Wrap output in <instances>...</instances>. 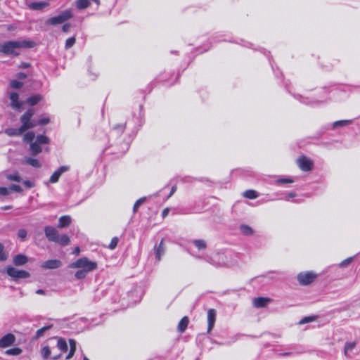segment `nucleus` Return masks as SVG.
I'll return each instance as SVG.
<instances>
[{
	"mask_svg": "<svg viewBox=\"0 0 360 360\" xmlns=\"http://www.w3.org/2000/svg\"><path fill=\"white\" fill-rule=\"evenodd\" d=\"M35 43L30 40L8 41L0 43V53L6 55L16 56H18L19 50L22 48H32Z\"/></svg>",
	"mask_w": 360,
	"mask_h": 360,
	"instance_id": "nucleus-1",
	"label": "nucleus"
},
{
	"mask_svg": "<svg viewBox=\"0 0 360 360\" xmlns=\"http://www.w3.org/2000/svg\"><path fill=\"white\" fill-rule=\"evenodd\" d=\"M44 230L49 241L54 242L61 246H66L70 244V239L69 236L66 234L60 235L58 231L55 227L46 226Z\"/></svg>",
	"mask_w": 360,
	"mask_h": 360,
	"instance_id": "nucleus-2",
	"label": "nucleus"
},
{
	"mask_svg": "<svg viewBox=\"0 0 360 360\" xmlns=\"http://www.w3.org/2000/svg\"><path fill=\"white\" fill-rule=\"evenodd\" d=\"M72 17V11L70 9H67L60 13L58 15L47 19L45 24L47 25L56 26L65 22Z\"/></svg>",
	"mask_w": 360,
	"mask_h": 360,
	"instance_id": "nucleus-3",
	"label": "nucleus"
},
{
	"mask_svg": "<svg viewBox=\"0 0 360 360\" xmlns=\"http://www.w3.org/2000/svg\"><path fill=\"white\" fill-rule=\"evenodd\" d=\"M34 114V110L29 109L20 117V122L22 123L20 127L24 132L28 129L35 127L37 125V122L32 119Z\"/></svg>",
	"mask_w": 360,
	"mask_h": 360,
	"instance_id": "nucleus-4",
	"label": "nucleus"
},
{
	"mask_svg": "<svg viewBox=\"0 0 360 360\" xmlns=\"http://www.w3.org/2000/svg\"><path fill=\"white\" fill-rule=\"evenodd\" d=\"M72 268H80L87 272L91 271L97 268V263L89 260L87 257H82L70 265Z\"/></svg>",
	"mask_w": 360,
	"mask_h": 360,
	"instance_id": "nucleus-5",
	"label": "nucleus"
},
{
	"mask_svg": "<svg viewBox=\"0 0 360 360\" xmlns=\"http://www.w3.org/2000/svg\"><path fill=\"white\" fill-rule=\"evenodd\" d=\"M6 273L14 281H18L20 278H27L30 276V274L28 271L25 270H20L11 266L7 267Z\"/></svg>",
	"mask_w": 360,
	"mask_h": 360,
	"instance_id": "nucleus-6",
	"label": "nucleus"
},
{
	"mask_svg": "<svg viewBox=\"0 0 360 360\" xmlns=\"http://www.w3.org/2000/svg\"><path fill=\"white\" fill-rule=\"evenodd\" d=\"M226 256L224 253H217L212 257L207 259V262L217 267H221L228 265L226 260Z\"/></svg>",
	"mask_w": 360,
	"mask_h": 360,
	"instance_id": "nucleus-7",
	"label": "nucleus"
},
{
	"mask_svg": "<svg viewBox=\"0 0 360 360\" xmlns=\"http://www.w3.org/2000/svg\"><path fill=\"white\" fill-rule=\"evenodd\" d=\"M316 277V275L312 272H302L297 275V281L300 284L307 285L311 283Z\"/></svg>",
	"mask_w": 360,
	"mask_h": 360,
	"instance_id": "nucleus-8",
	"label": "nucleus"
},
{
	"mask_svg": "<svg viewBox=\"0 0 360 360\" xmlns=\"http://www.w3.org/2000/svg\"><path fill=\"white\" fill-rule=\"evenodd\" d=\"M297 162L300 169L304 172H309L313 169V161L305 156L300 157L297 159Z\"/></svg>",
	"mask_w": 360,
	"mask_h": 360,
	"instance_id": "nucleus-9",
	"label": "nucleus"
},
{
	"mask_svg": "<svg viewBox=\"0 0 360 360\" xmlns=\"http://www.w3.org/2000/svg\"><path fill=\"white\" fill-rule=\"evenodd\" d=\"M69 166H61L56 171H55L49 179V183L55 184L58 181L60 176L65 172L69 171Z\"/></svg>",
	"mask_w": 360,
	"mask_h": 360,
	"instance_id": "nucleus-10",
	"label": "nucleus"
},
{
	"mask_svg": "<svg viewBox=\"0 0 360 360\" xmlns=\"http://www.w3.org/2000/svg\"><path fill=\"white\" fill-rule=\"evenodd\" d=\"M15 342V337L12 333H8L0 339V348H6Z\"/></svg>",
	"mask_w": 360,
	"mask_h": 360,
	"instance_id": "nucleus-11",
	"label": "nucleus"
},
{
	"mask_svg": "<svg viewBox=\"0 0 360 360\" xmlns=\"http://www.w3.org/2000/svg\"><path fill=\"white\" fill-rule=\"evenodd\" d=\"M217 312L214 309H210L207 311V333H210V331L214 328L215 321H216Z\"/></svg>",
	"mask_w": 360,
	"mask_h": 360,
	"instance_id": "nucleus-12",
	"label": "nucleus"
},
{
	"mask_svg": "<svg viewBox=\"0 0 360 360\" xmlns=\"http://www.w3.org/2000/svg\"><path fill=\"white\" fill-rule=\"evenodd\" d=\"M153 250L157 262H160L161 260L162 256L165 252V245L164 244V239L161 240L158 245H155L154 246Z\"/></svg>",
	"mask_w": 360,
	"mask_h": 360,
	"instance_id": "nucleus-13",
	"label": "nucleus"
},
{
	"mask_svg": "<svg viewBox=\"0 0 360 360\" xmlns=\"http://www.w3.org/2000/svg\"><path fill=\"white\" fill-rule=\"evenodd\" d=\"M61 265V261L58 259H50L44 262L41 266L45 269H56L60 267Z\"/></svg>",
	"mask_w": 360,
	"mask_h": 360,
	"instance_id": "nucleus-14",
	"label": "nucleus"
},
{
	"mask_svg": "<svg viewBox=\"0 0 360 360\" xmlns=\"http://www.w3.org/2000/svg\"><path fill=\"white\" fill-rule=\"evenodd\" d=\"M11 105L13 108L19 110L22 105V103L19 101V96L16 92L10 94Z\"/></svg>",
	"mask_w": 360,
	"mask_h": 360,
	"instance_id": "nucleus-15",
	"label": "nucleus"
},
{
	"mask_svg": "<svg viewBox=\"0 0 360 360\" xmlns=\"http://www.w3.org/2000/svg\"><path fill=\"white\" fill-rule=\"evenodd\" d=\"M28 262V258L26 255L19 254L13 257V262L15 266H22Z\"/></svg>",
	"mask_w": 360,
	"mask_h": 360,
	"instance_id": "nucleus-16",
	"label": "nucleus"
},
{
	"mask_svg": "<svg viewBox=\"0 0 360 360\" xmlns=\"http://www.w3.org/2000/svg\"><path fill=\"white\" fill-rule=\"evenodd\" d=\"M270 302V299L266 297H257L253 300V304L257 308H262L266 307Z\"/></svg>",
	"mask_w": 360,
	"mask_h": 360,
	"instance_id": "nucleus-17",
	"label": "nucleus"
},
{
	"mask_svg": "<svg viewBox=\"0 0 360 360\" xmlns=\"http://www.w3.org/2000/svg\"><path fill=\"white\" fill-rule=\"evenodd\" d=\"M72 222V219L69 215H64L59 218L58 227V228H65L69 226Z\"/></svg>",
	"mask_w": 360,
	"mask_h": 360,
	"instance_id": "nucleus-18",
	"label": "nucleus"
},
{
	"mask_svg": "<svg viewBox=\"0 0 360 360\" xmlns=\"http://www.w3.org/2000/svg\"><path fill=\"white\" fill-rule=\"evenodd\" d=\"M49 6L46 1L32 2L29 4V8L32 10L39 11Z\"/></svg>",
	"mask_w": 360,
	"mask_h": 360,
	"instance_id": "nucleus-19",
	"label": "nucleus"
},
{
	"mask_svg": "<svg viewBox=\"0 0 360 360\" xmlns=\"http://www.w3.org/2000/svg\"><path fill=\"white\" fill-rule=\"evenodd\" d=\"M4 133L8 136H18L22 135L24 131L21 129V127L18 129L8 128L5 129Z\"/></svg>",
	"mask_w": 360,
	"mask_h": 360,
	"instance_id": "nucleus-20",
	"label": "nucleus"
},
{
	"mask_svg": "<svg viewBox=\"0 0 360 360\" xmlns=\"http://www.w3.org/2000/svg\"><path fill=\"white\" fill-rule=\"evenodd\" d=\"M189 323L188 318L187 316L183 317L178 324V330L180 333H184Z\"/></svg>",
	"mask_w": 360,
	"mask_h": 360,
	"instance_id": "nucleus-21",
	"label": "nucleus"
},
{
	"mask_svg": "<svg viewBox=\"0 0 360 360\" xmlns=\"http://www.w3.org/2000/svg\"><path fill=\"white\" fill-rule=\"evenodd\" d=\"M355 347H356V342H346L345 343V348H344V353H345V355L347 358H350L351 357L349 354L354 349Z\"/></svg>",
	"mask_w": 360,
	"mask_h": 360,
	"instance_id": "nucleus-22",
	"label": "nucleus"
},
{
	"mask_svg": "<svg viewBox=\"0 0 360 360\" xmlns=\"http://www.w3.org/2000/svg\"><path fill=\"white\" fill-rule=\"evenodd\" d=\"M91 3L89 0H77L75 1V6L79 10L87 8Z\"/></svg>",
	"mask_w": 360,
	"mask_h": 360,
	"instance_id": "nucleus-23",
	"label": "nucleus"
},
{
	"mask_svg": "<svg viewBox=\"0 0 360 360\" xmlns=\"http://www.w3.org/2000/svg\"><path fill=\"white\" fill-rule=\"evenodd\" d=\"M30 150L33 155H37L41 152L40 144L37 141L30 143Z\"/></svg>",
	"mask_w": 360,
	"mask_h": 360,
	"instance_id": "nucleus-24",
	"label": "nucleus"
},
{
	"mask_svg": "<svg viewBox=\"0 0 360 360\" xmlns=\"http://www.w3.org/2000/svg\"><path fill=\"white\" fill-rule=\"evenodd\" d=\"M69 343H70V352H69L68 354L66 356V359H71L74 356V354L75 353V351H76V342H75V340H73V339H70L69 340Z\"/></svg>",
	"mask_w": 360,
	"mask_h": 360,
	"instance_id": "nucleus-25",
	"label": "nucleus"
},
{
	"mask_svg": "<svg viewBox=\"0 0 360 360\" xmlns=\"http://www.w3.org/2000/svg\"><path fill=\"white\" fill-rule=\"evenodd\" d=\"M240 231L245 236H252L254 234L253 229L250 226L246 224L240 225Z\"/></svg>",
	"mask_w": 360,
	"mask_h": 360,
	"instance_id": "nucleus-26",
	"label": "nucleus"
},
{
	"mask_svg": "<svg viewBox=\"0 0 360 360\" xmlns=\"http://www.w3.org/2000/svg\"><path fill=\"white\" fill-rule=\"evenodd\" d=\"M52 327H53V325H48V326H44L41 328L37 330L36 333H35L34 338L35 339H39V338L43 337L44 335V333L47 330L51 329Z\"/></svg>",
	"mask_w": 360,
	"mask_h": 360,
	"instance_id": "nucleus-27",
	"label": "nucleus"
},
{
	"mask_svg": "<svg viewBox=\"0 0 360 360\" xmlns=\"http://www.w3.org/2000/svg\"><path fill=\"white\" fill-rule=\"evenodd\" d=\"M41 100V96L39 94L32 96L27 99V103L33 106L37 104Z\"/></svg>",
	"mask_w": 360,
	"mask_h": 360,
	"instance_id": "nucleus-28",
	"label": "nucleus"
},
{
	"mask_svg": "<svg viewBox=\"0 0 360 360\" xmlns=\"http://www.w3.org/2000/svg\"><path fill=\"white\" fill-rule=\"evenodd\" d=\"M24 162L26 164L31 165L35 168H39L41 166V164L40 163V162L38 160L32 158H26Z\"/></svg>",
	"mask_w": 360,
	"mask_h": 360,
	"instance_id": "nucleus-29",
	"label": "nucleus"
},
{
	"mask_svg": "<svg viewBox=\"0 0 360 360\" xmlns=\"http://www.w3.org/2000/svg\"><path fill=\"white\" fill-rule=\"evenodd\" d=\"M6 178L12 181L20 182L22 178L18 172H15L13 174H8L6 175Z\"/></svg>",
	"mask_w": 360,
	"mask_h": 360,
	"instance_id": "nucleus-30",
	"label": "nucleus"
},
{
	"mask_svg": "<svg viewBox=\"0 0 360 360\" xmlns=\"http://www.w3.org/2000/svg\"><path fill=\"white\" fill-rule=\"evenodd\" d=\"M193 243L198 250H205L207 248L206 242L202 239L194 240Z\"/></svg>",
	"mask_w": 360,
	"mask_h": 360,
	"instance_id": "nucleus-31",
	"label": "nucleus"
},
{
	"mask_svg": "<svg viewBox=\"0 0 360 360\" xmlns=\"http://www.w3.org/2000/svg\"><path fill=\"white\" fill-rule=\"evenodd\" d=\"M352 122V120H345L336 121L333 124V128L335 129L337 127H342L346 126L347 124H349Z\"/></svg>",
	"mask_w": 360,
	"mask_h": 360,
	"instance_id": "nucleus-32",
	"label": "nucleus"
},
{
	"mask_svg": "<svg viewBox=\"0 0 360 360\" xmlns=\"http://www.w3.org/2000/svg\"><path fill=\"white\" fill-rule=\"evenodd\" d=\"M57 347L59 349L63 352H66L68 350V345L65 339L60 338L58 340Z\"/></svg>",
	"mask_w": 360,
	"mask_h": 360,
	"instance_id": "nucleus-33",
	"label": "nucleus"
},
{
	"mask_svg": "<svg viewBox=\"0 0 360 360\" xmlns=\"http://www.w3.org/2000/svg\"><path fill=\"white\" fill-rule=\"evenodd\" d=\"M243 196L248 199H255L258 197V194L254 190H248L243 193Z\"/></svg>",
	"mask_w": 360,
	"mask_h": 360,
	"instance_id": "nucleus-34",
	"label": "nucleus"
},
{
	"mask_svg": "<svg viewBox=\"0 0 360 360\" xmlns=\"http://www.w3.org/2000/svg\"><path fill=\"white\" fill-rule=\"evenodd\" d=\"M316 319H317L316 316H305V317L302 318L299 321V324L300 325H303V324H305V323H310V322L316 321Z\"/></svg>",
	"mask_w": 360,
	"mask_h": 360,
	"instance_id": "nucleus-35",
	"label": "nucleus"
},
{
	"mask_svg": "<svg viewBox=\"0 0 360 360\" xmlns=\"http://www.w3.org/2000/svg\"><path fill=\"white\" fill-rule=\"evenodd\" d=\"M22 353V349L18 347L11 348L6 351L7 355L17 356Z\"/></svg>",
	"mask_w": 360,
	"mask_h": 360,
	"instance_id": "nucleus-36",
	"label": "nucleus"
},
{
	"mask_svg": "<svg viewBox=\"0 0 360 360\" xmlns=\"http://www.w3.org/2000/svg\"><path fill=\"white\" fill-rule=\"evenodd\" d=\"M34 137H35L34 133L32 131H30V132L26 133L24 135L23 141L26 143H32V141L34 140Z\"/></svg>",
	"mask_w": 360,
	"mask_h": 360,
	"instance_id": "nucleus-37",
	"label": "nucleus"
},
{
	"mask_svg": "<svg viewBox=\"0 0 360 360\" xmlns=\"http://www.w3.org/2000/svg\"><path fill=\"white\" fill-rule=\"evenodd\" d=\"M36 141L41 144H48L49 143V139L44 135H39L37 136Z\"/></svg>",
	"mask_w": 360,
	"mask_h": 360,
	"instance_id": "nucleus-38",
	"label": "nucleus"
},
{
	"mask_svg": "<svg viewBox=\"0 0 360 360\" xmlns=\"http://www.w3.org/2000/svg\"><path fill=\"white\" fill-rule=\"evenodd\" d=\"M75 41H76V39L75 37L68 38L65 41V49H69L71 47H72L74 46V44H75Z\"/></svg>",
	"mask_w": 360,
	"mask_h": 360,
	"instance_id": "nucleus-39",
	"label": "nucleus"
},
{
	"mask_svg": "<svg viewBox=\"0 0 360 360\" xmlns=\"http://www.w3.org/2000/svg\"><path fill=\"white\" fill-rule=\"evenodd\" d=\"M145 200H146V198L143 197V198H141L140 199H139L138 200L136 201V202L134 203V207H133V212L134 213L137 212L139 207L144 202Z\"/></svg>",
	"mask_w": 360,
	"mask_h": 360,
	"instance_id": "nucleus-40",
	"label": "nucleus"
},
{
	"mask_svg": "<svg viewBox=\"0 0 360 360\" xmlns=\"http://www.w3.org/2000/svg\"><path fill=\"white\" fill-rule=\"evenodd\" d=\"M51 354V350L48 346H45L41 349V356L43 359H46Z\"/></svg>",
	"mask_w": 360,
	"mask_h": 360,
	"instance_id": "nucleus-41",
	"label": "nucleus"
},
{
	"mask_svg": "<svg viewBox=\"0 0 360 360\" xmlns=\"http://www.w3.org/2000/svg\"><path fill=\"white\" fill-rule=\"evenodd\" d=\"M8 258L7 254L4 252V246L0 243V261L3 262Z\"/></svg>",
	"mask_w": 360,
	"mask_h": 360,
	"instance_id": "nucleus-42",
	"label": "nucleus"
},
{
	"mask_svg": "<svg viewBox=\"0 0 360 360\" xmlns=\"http://www.w3.org/2000/svg\"><path fill=\"white\" fill-rule=\"evenodd\" d=\"M27 235V232L24 229H20L18 231V237L22 240H25Z\"/></svg>",
	"mask_w": 360,
	"mask_h": 360,
	"instance_id": "nucleus-43",
	"label": "nucleus"
},
{
	"mask_svg": "<svg viewBox=\"0 0 360 360\" xmlns=\"http://www.w3.org/2000/svg\"><path fill=\"white\" fill-rule=\"evenodd\" d=\"M9 189H10V192L15 191L17 193H22L23 191L22 188H21V186L19 185H17V184H11L9 186Z\"/></svg>",
	"mask_w": 360,
	"mask_h": 360,
	"instance_id": "nucleus-44",
	"label": "nucleus"
},
{
	"mask_svg": "<svg viewBox=\"0 0 360 360\" xmlns=\"http://www.w3.org/2000/svg\"><path fill=\"white\" fill-rule=\"evenodd\" d=\"M125 129V124H117L113 127V130L117 131L118 134H122Z\"/></svg>",
	"mask_w": 360,
	"mask_h": 360,
	"instance_id": "nucleus-45",
	"label": "nucleus"
},
{
	"mask_svg": "<svg viewBox=\"0 0 360 360\" xmlns=\"http://www.w3.org/2000/svg\"><path fill=\"white\" fill-rule=\"evenodd\" d=\"M118 241H119V239L117 237L112 238L109 245H108V248L110 250L115 249L116 248V246L117 245Z\"/></svg>",
	"mask_w": 360,
	"mask_h": 360,
	"instance_id": "nucleus-46",
	"label": "nucleus"
},
{
	"mask_svg": "<svg viewBox=\"0 0 360 360\" xmlns=\"http://www.w3.org/2000/svg\"><path fill=\"white\" fill-rule=\"evenodd\" d=\"M86 273L87 271H86L84 269H82V270H79L77 271L76 273H75V277L77 278V279H82V278H84L86 275Z\"/></svg>",
	"mask_w": 360,
	"mask_h": 360,
	"instance_id": "nucleus-47",
	"label": "nucleus"
},
{
	"mask_svg": "<svg viewBox=\"0 0 360 360\" xmlns=\"http://www.w3.org/2000/svg\"><path fill=\"white\" fill-rule=\"evenodd\" d=\"M22 82L17 80H13L11 82V86L13 89H20L22 86Z\"/></svg>",
	"mask_w": 360,
	"mask_h": 360,
	"instance_id": "nucleus-48",
	"label": "nucleus"
},
{
	"mask_svg": "<svg viewBox=\"0 0 360 360\" xmlns=\"http://www.w3.org/2000/svg\"><path fill=\"white\" fill-rule=\"evenodd\" d=\"M276 184H290L293 182V180L288 178H281L276 180Z\"/></svg>",
	"mask_w": 360,
	"mask_h": 360,
	"instance_id": "nucleus-49",
	"label": "nucleus"
},
{
	"mask_svg": "<svg viewBox=\"0 0 360 360\" xmlns=\"http://www.w3.org/2000/svg\"><path fill=\"white\" fill-rule=\"evenodd\" d=\"M10 194L9 188L6 187H0V195L6 196Z\"/></svg>",
	"mask_w": 360,
	"mask_h": 360,
	"instance_id": "nucleus-50",
	"label": "nucleus"
},
{
	"mask_svg": "<svg viewBox=\"0 0 360 360\" xmlns=\"http://www.w3.org/2000/svg\"><path fill=\"white\" fill-rule=\"evenodd\" d=\"M22 184L28 188H31L34 186V184L29 180L23 181Z\"/></svg>",
	"mask_w": 360,
	"mask_h": 360,
	"instance_id": "nucleus-51",
	"label": "nucleus"
},
{
	"mask_svg": "<svg viewBox=\"0 0 360 360\" xmlns=\"http://www.w3.org/2000/svg\"><path fill=\"white\" fill-rule=\"evenodd\" d=\"M70 27H71V25L70 23H65L62 27V31L63 32L67 33L70 31Z\"/></svg>",
	"mask_w": 360,
	"mask_h": 360,
	"instance_id": "nucleus-52",
	"label": "nucleus"
},
{
	"mask_svg": "<svg viewBox=\"0 0 360 360\" xmlns=\"http://www.w3.org/2000/svg\"><path fill=\"white\" fill-rule=\"evenodd\" d=\"M49 122V118H42L40 119L37 123L39 125H45Z\"/></svg>",
	"mask_w": 360,
	"mask_h": 360,
	"instance_id": "nucleus-53",
	"label": "nucleus"
},
{
	"mask_svg": "<svg viewBox=\"0 0 360 360\" xmlns=\"http://www.w3.org/2000/svg\"><path fill=\"white\" fill-rule=\"evenodd\" d=\"M352 257L347 258L340 263V266H345L352 261Z\"/></svg>",
	"mask_w": 360,
	"mask_h": 360,
	"instance_id": "nucleus-54",
	"label": "nucleus"
},
{
	"mask_svg": "<svg viewBox=\"0 0 360 360\" xmlns=\"http://www.w3.org/2000/svg\"><path fill=\"white\" fill-rule=\"evenodd\" d=\"M169 208H165L163 210H162V218H165L168 214H169Z\"/></svg>",
	"mask_w": 360,
	"mask_h": 360,
	"instance_id": "nucleus-55",
	"label": "nucleus"
},
{
	"mask_svg": "<svg viewBox=\"0 0 360 360\" xmlns=\"http://www.w3.org/2000/svg\"><path fill=\"white\" fill-rule=\"evenodd\" d=\"M296 196V193L294 192L289 193L285 198L286 200H289L290 198H295Z\"/></svg>",
	"mask_w": 360,
	"mask_h": 360,
	"instance_id": "nucleus-56",
	"label": "nucleus"
},
{
	"mask_svg": "<svg viewBox=\"0 0 360 360\" xmlns=\"http://www.w3.org/2000/svg\"><path fill=\"white\" fill-rule=\"evenodd\" d=\"M176 191V186H173L171 189V191L168 195V198H170L175 193Z\"/></svg>",
	"mask_w": 360,
	"mask_h": 360,
	"instance_id": "nucleus-57",
	"label": "nucleus"
},
{
	"mask_svg": "<svg viewBox=\"0 0 360 360\" xmlns=\"http://www.w3.org/2000/svg\"><path fill=\"white\" fill-rule=\"evenodd\" d=\"M12 208V206L11 205H6V206H3L1 207L0 209L1 210H10Z\"/></svg>",
	"mask_w": 360,
	"mask_h": 360,
	"instance_id": "nucleus-58",
	"label": "nucleus"
},
{
	"mask_svg": "<svg viewBox=\"0 0 360 360\" xmlns=\"http://www.w3.org/2000/svg\"><path fill=\"white\" fill-rule=\"evenodd\" d=\"M80 252V248L79 247H76L73 250V254L78 255Z\"/></svg>",
	"mask_w": 360,
	"mask_h": 360,
	"instance_id": "nucleus-59",
	"label": "nucleus"
},
{
	"mask_svg": "<svg viewBox=\"0 0 360 360\" xmlns=\"http://www.w3.org/2000/svg\"><path fill=\"white\" fill-rule=\"evenodd\" d=\"M36 293L37 294H39V295H44L45 294V292L44 290H41V289H39L36 291Z\"/></svg>",
	"mask_w": 360,
	"mask_h": 360,
	"instance_id": "nucleus-60",
	"label": "nucleus"
},
{
	"mask_svg": "<svg viewBox=\"0 0 360 360\" xmlns=\"http://www.w3.org/2000/svg\"><path fill=\"white\" fill-rule=\"evenodd\" d=\"M26 77H27V76H26V75H25V73H22V72H21V73H20V74H19V77H20V79H25V78H26Z\"/></svg>",
	"mask_w": 360,
	"mask_h": 360,
	"instance_id": "nucleus-61",
	"label": "nucleus"
},
{
	"mask_svg": "<svg viewBox=\"0 0 360 360\" xmlns=\"http://www.w3.org/2000/svg\"><path fill=\"white\" fill-rule=\"evenodd\" d=\"M290 352H286V353H283V354H281L280 355H282V356H289L290 355Z\"/></svg>",
	"mask_w": 360,
	"mask_h": 360,
	"instance_id": "nucleus-62",
	"label": "nucleus"
},
{
	"mask_svg": "<svg viewBox=\"0 0 360 360\" xmlns=\"http://www.w3.org/2000/svg\"><path fill=\"white\" fill-rule=\"evenodd\" d=\"M91 1L95 2L97 5L100 4V0H91Z\"/></svg>",
	"mask_w": 360,
	"mask_h": 360,
	"instance_id": "nucleus-63",
	"label": "nucleus"
},
{
	"mask_svg": "<svg viewBox=\"0 0 360 360\" xmlns=\"http://www.w3.org/2000/svg\"><path fill=\"white\" fill-rule=\"evenodd\" d=\"M60 356H61V355H60V354H59V355H58V356H53V359H58V358H60Z\"/></svg>",
	"mask_w": 360,
	"mask_h": 360,
	"instance_id": "nucleus-64",
	"label": "nucleus"
}]
</instances>
